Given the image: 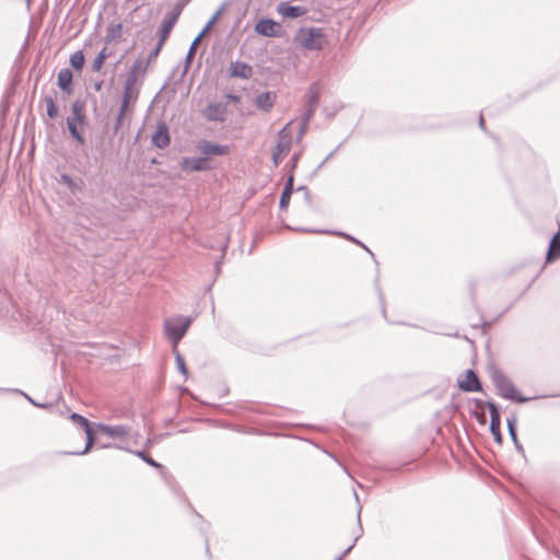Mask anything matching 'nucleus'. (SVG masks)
Listing matches in <instances>:
<instances>
[{
  "label": "nucleus",
  "instance_id": "obj_5",
  "mask_svg": "<svg viewBox=\"0 0 560 560\" xmlns=\"http://www.w3.org/2000/svg\"><path fill=\"white\" fill-rule=\"evenodd\" d=\"M292 144V138L287 127L279 131V141L272 150V161L275 166H278L283 158L290 152Z\"/></svg>",
  "mask_w": 560,
  "mask_h": 560
},
{
  "label": "nucleus",
  "instance_id": "obj_7",
  "mask_svg": "<svg viewBox=\"0 0 560 560\" xmlns=\"http://www.w3.org/2000/svg\"><path fill=\"white\" fill-rule=\"evenodd\" d=\"M198 151L209 160L210 156H223L230 153V147L225 144L212 143L207 140H201L197 144Z\"/></svg>",
  "mask_w": 560,
  "mask_h": 560
},
{
  "label": "nucleus",
  "instance_id": "obj_32",
  "mask_svg": "<svg viewBox=\"0 0 560 560\" xmlns=\"http://www.w3.org/2000/svg\"><path fill=\"white\" fill-rule=\"evenodd\" d=\"M135 454L138 457H140L142 460H144L148 465H150V466H152L154 468H158V469H162V465L159 464L158 462H155L150 456H148L143 451H136Z\"/></svg>",
  "mask_w": 560,
  "mask_h": 560
},
{
  "label": "nucleus",
  "instance_id": "obj_31",
  "mask_svg": "<svg viewBox=\"0 0 560 560\" xmlns=\"http://www.w3.org/2000/svg\"><path fill=\"white\" fill-rule=\"evenodd\" d=\"M79 126L80 125H74V124H71V122H69L67 125L68 130H69L71 137L74 138L80 144H83L84 143V138H83V136L81 135V132L79 130Z\"/></svg>",
  "mask_w": 560,
  "mask_h": 560
},
{
  "label": "nucleus",
  "instance_id": "obj_23",
  "mask_svg": "<svg viewBox=\"0 0 560 560\" xmlns=\"http://www.w3.org/2000/svg\"><path fill=\"white\" fill-rule=\"evenodd\" d=\"M508 430H509V434L511 436V440L513 441L514 445H515V448L517 450V452L521 454V455H525V450L523 447V445L520 443L518 439H517V433H516V419L512 418V419H508Z\"/></svg>",
  "mask_w": 560,
  "mask_h": 560
},
{
  "label": "nucleus",
  "instance_id": "obj_17",
  "mask_svg": "<svg viewBox=\"0 0 560 560\" xmlns=\"http://www.w3.org/2000/svg\"><path fill=\"white\" fill-rule=\"evenodd\" d=\"M278 12L283 18L296 19L306 13V9L300 5H291L288 2H281L278 5Z\"/></svg>",
  "mask_w": 560,
  "mask_h": 560
},
{
  "label": "nucleus",
  "instance_id": "obj_6",
  "mask_svg": "<svg viewBox=\"0 0 560 560\" xmlns=\"http://www.w3.org/2000/svg\"><path fill=\"white\" fill-rule=\"evenodd\" d=\"M70 420L85 432L86 444H85L84 450L79 451V452H70L69 454H71V455L86 454L92 448V446L94 444V436H93V431H92L91 424L85 417H83L79 413H75V412L70 415Z\"/></svg>",
  "mask_w": 560,
  "mask_h": 560
},
{
  "label": "nucleus",
  "instance_id": "obj_30",
  "mask_svg": "<svg viewBox=\"0 0 560 560\" xmlns=\"http://www.w3.org/2000/svg\"><path fill=\"white\" fill-rule=\"evenodd\" d=\"M319 103V94L315 90H310L307 93L306 107L316 110Z\"/></svg>",
  "mask_w": 560,
  "mask_h": 560
},
{
  "label": "nucleus",
  "instance_id": "obj_35",
  "mask_svg": "<svg viewBox=\"0 0 560 560\" xmlns=\"http://www.w3.org/2000/svg\"><path fill=\"white\" fill-rule=\"evenodd\" d=\"M126 113H127V108H124V107L120 106L118 115L116 117V122H115V126H114V133H116L119 130V128H120V126L122 124V120L125 118Z\"/></svg>",
  "mask_w": 560,
  "mask_h": 560
},
{
  "label": "nucleus",
  "instance_id": "obj_34",
  "mask_svg": "<svg viewBox=\"0 0 560 560\" xmlns=\"http://www.w3.org/2000/svg\"><path fill=\"white\" fill-rule=\"evenodd\" d=\"M315 110L312 109V108H308L306 107V110L304 113V116H303V122H302V128H301V131H300V136H302L306 129V126L308 125L311 118L313 117Z\"/></svg>",
  "mask_w": 560,
  "mask_h": 560
},
{
  "label": "nucleus",
  "instance_id": "obj_48",
  "mask_svg": "<svg viewBox=\"0 0 560 560\" xmlns=\"http://www.w3.org/2000/svg\"><path fill=\"white\" fill-rule=\"evenodd\" d=\"M292 160H293V162H294V163H296L298 156H296V155H294V156L292 158Z\"/></svg>",
  "mask_w": 560,
  "mask_h": 560
},
{
  "label": "nucleus",
  "instance_id": "obj_8",
  "mask_svg": "<svg viewBox=\"0 0 560 560\" xmlns=\"http://www.w3.org/2000/svg\"><path fill=\"white\" fill-rule=\"evenodd\" d=\"M182 13V7L176 8L164 19L160 28V46H163L167 37L170 36L173 27L177 23V20Z\"/></svg>",
  "mask_w": 560,
  "mask_h": 560
},
{
  "label": "nucleus",
  "instance_id": "obj_33",
  "mask_svg": "<svg viewBox=\"0 0 560 560\" xmlns=\"http://www.w3.org/2000/svg\"><path fill=\"white\" fill-rule=\"evenodd\" d=\"M199 43H200V39L197 37L191 43V45L188 49L187 56H186V68L190 65V62L196 54V49H197V46Z\"/></svg>",
  "mask_w": 560,
  "mask_h": 560
},
{
  "label": "nucleus",
  "instance_id": "obj_47",
  "mask_svg": "<svg viewBox=\"0 0 560 560\" xmlns=\"http://www.w3.org/2000/svg\"><path fill=\"white\" fill-rule=\"evenodd\" d=\"M334 152L329 153V155L325 159L324 163L328 161L332 156Z\"/></svg>",
  "mask_w": 560,
  "mask_h": 560
},
{
  "label": "nucleus",
  "instance_id": "obj_25",
  "mask_svg": "<svg viewBox=\"0 0 560 560\" xmlns=\"http://www.w3.org/2000/svg\"><path fill=\"white\" fill-rule=\"evenodd\" d=\"M122 33V25L120 23L112 25L107 28L105 42L106 44H109L116 39H118L121 36Z\"/></svg>",
  "mask_w": 560,
  "mask_h": 560
},
{
  "label": "nucleus",
  "instance_id": "obj_14",
  "mask_svg": "<svg viewBox=\"0 0 560 560\" xmlns=\"http://www.w3.org/2000/svg\"><path fill=\"white\" fill-rule=\"evenodd\" d=\"M97 429L109 438H125L130 434V428L124 424L108 425L98 423Z\"/></svg>",
  "mask_w": 560,
  "mask_h": 560
},
{
  "label": "nucleus",
  "instance_id": "obj_42",
  "mask_svg": "<svg viewBox=\"0 0 560 560\" xmlns=\"http://www.w3.org/2000/svg\"><path fill=\"white\" fill-rule=\"evenodd\" d=\"M23 395L25 396V398H26L31 404H33V405H35V406H38V407H40V408H47V407H48V405L37 404V402H35V401L33 400V398H31V397H30L28 395H26V394H23Z\"/></svg>",
  "mask_w": 560,
  "mask_h": 560
},
{
  "label": "nucleus",
  "instance_id": "obj_13",
  "mask_svg": "<svg viewBox=\"0 0 560 560\" xmlns=\"http://www.w3.org/2000/svg\"><path fill=\"white\" fill-rule=\"evenodd\" d=\"M279 24L270 19H262L255 25V31L264 36L275 37L279 35Z\"/></svg>",
  "mask_w": 560,
  "mask_h": 560
},
{
  "label": "nucleus",
  "instance_id": "obj_41",
  "mask_svg": "<svg viewBox=\"0 0 560 560\" xmlns=\"http://www.w3.org/2000/svg\"><path fill=\"white\" fill-rule=\"evenodd\" d=\"M211 30L210 25H205V27L202 28V31L199 33V35L197 36V38H199L200 40L202 39V37Z\"/></svg>",
  "mask_w": 560,
  "mask_h": 560
},
{
  "label": "nucleus",
  "instance_id": "obj_11",
  "mask_svg": "<svg viewBox=\"0 0 560 560\" xmlns=\"http://www.w3.org/2000/svg\"><path fill=\"white\" fill-rule=\"evenodd\" d=\"M226 105L222 103H210L205 112V117L210 121H224L226 117Z\"/></svg>",
  "mask_w": 560,
  "mask_h": 560
},
{
  "label": "nucleus",
  "instance_id": "obj_26",
  "mask_svg": "<svg viewBox=\"0 0 560 560\" xmlns=\"http://www.w3.org/2000/svg\"><path fill=\"white\" fill-rule=\"evenodd\" d=\"M109 57V52H107V48L104 47L95 57L92 63L93 71H100L104 65V61Z\"/></svg>",
  "mask_w": 560,
  "mask_h": 560
},
{
  "label": "nucleus",
  "instance_id": "obj_15",
  "mask_svg": "<svg viewBox=\"0 0 560 560\" xmlns=\"http://www.w3.org/2000/svg\"><path fill=\"white\" fill-rule=\"evenodd\" d=\"M71 122L83 126L85 124L84 103L75 100L71 105V115L67 118V125Z\"/></svg>",
  "mask_w": 560,
  "mask_h": 560
},
{
  "label": "nucleus",
  "instance_id": "obj_46",
  "mask_svg": "<svg viewBox=\"0 0 560 560\" xmlns=\"http://www.w3.org/2000/svg\"><path fill=\"white\" fill-rule=\"evenodd\" d=\"M101 86H102V83H101V82H100V83H96V84H95V90H96V91L101 90Z\"/></svg>",
  "mask_w": 560,
  "mask_h": 560
},
{
  "label": "nucleus",
  "instance_id": "obj_18",
  "mask_svg": "<svg viewBox=\"0 0 560 560\" xmlns=\"http://www.w3.org/2000/svg\"><path fill=\"white\" fill-rule=\"evenodd\" d=\"M253 74V68L243 61H234L230 67V75L233 78L248 79Z\"/></svg>",
  "mask_w": 560,
  "mask_h": 560
},
{
  "label": "nucleus",
  "instance_id": "obj_36",
  "mask_svg": "<svg viewBox=\"0 0 560 560\" xmlns=\"http://www.w3.org/2000/svg\"><path fill=\"white\" fill-rule=\"evenodd\" d=\"M60 178H61V182L63 184H66L70 189H74L75 183H74V180L69 175L62 174L60 176Z\"/></svg>",
  "mask_w": 560,
  "mask_h": 560
},
{
  "label": "nucleus",
  "instance_id": "obj_22",
  "mask_svg": "<svg viewBox=\"0 0 560 560\" xmlns=\"http://www.w3.org/2000/svg\"><path fill=\"white\" fill-rule=\"evenodd\" d=\"M293 191V175H290L284 185L283 191L280 198V209H287L290 202L291 194Z\"/></svg>",
  "mask_w": 560,
  "mask_h": 560
},
{
  "label": "nucleus",
  "instance_id": "obj_28",
  "mask_svg": "<svg viewBox=\"0 0 560 560\" xmlns=\"http://www.w3.org/2000/svg\"><path fill=\"white\" fill-rule=\"evenodd\" d=\"M173 353L175 354V361H176V365H177L178 371L185 377H187L188 376V371H187V368H186V364H185V360L182 357V354L179 353L177 347H173Z\"/></svg>",
  "mask_w": 560,
  "mask_h": 560
},
{
  "label": "nucleus",
  "instance_id": "obj_39",
  "mask_svg": "<svg viewBox=\"0 0 560 560\" xmlns=\"http://www.w3.org/2000/svg\"><path fill=\"white\" fill-rule=\"evenodd\" d=\"M223 11V8H220L214 14L213 16L209 20V22L207 23V25H210V27L213 26V24L217 22V20L219 19V16L221 15Z\"/></svg>",
  "mask_w": 560,
  "mask_h": 560
},
{
  "label": "nucleus",
  "instance_id": "obj_19",
  "mask_svg": "<svg viewBox=\"0 0 560 560\" xmlns=\"http://www.w3.org/2000/svg\"><path fill=\"white\" fill-rule=\"evenodd\" d=\"M72 72L68 68H63L58 72L57 84L65 93H71Z\"/></svg>",
  "mask_w": 560,
  "mask_h": 560
},
{
  "label": "nucleus",
  "instance_id": "obj_49",
  "mask_svg": "<svg viewBox=\"0 0 560 560\" xmlns=\"http://www.w3.org/2000/svg\"><path fill=\"white\" fill-rule=\"evenodd\" d=\"M360 513H361V508L358 510V514H359L358 520L359 521H360Z\"/></svg>",
  "mask_w": 560,
  "mask_h": 560
},
{
  "label": "nucleus",
  "instance_id": "obj_37",
  "mask_svg": "<svg viewBox=\"0 0 560 560\" xmlns=\"http://www.w3.org/2000/svg\"><path fill=\"white\" fill-rule=\"evenodd\" d=\"M359 536H357L352 542L343 552H341L340 556H338L335 560H342L354 547L355 542L358 541Z\"/></svg>",
  "mask_w": 560,
  "mask_h": 560
},
{
  "label": "nucleus",
  "instance_id": "obj_43",
  "mask_svg": "<svg viewBox=\"0 0 560 560\" xmlns=\"http://www.w3.org/2000/svg\"><path fill=\"white\" fill-rule=\"evenodd\" d=\"M226 97L234 103H237L240 101V97L235 94H228Z\"/></svg>",
  "mask_w": 560,
  "mask_h": 560
},
{
  "label": "nucleus",
  "instance_id": "obj_2",
  "mask_svg": "<svg viewBox=\"0 0 560 560\" xmlns=\"http://www.w3.org/2000/svg\"><path fill=\"white\" fill-rule=\"evenodd\" d=\"M191 318L187 316H175L164 320V332L173 347H177L180 339L191 325Z\"/></svg>",
  "mask_w": 560,
  "mask_h": 560
},
{
  "label": "nucleus",
  "instance_id": "obj_27",
  "mask_svg": "<svg viewBox=\"0 0 560 560\" xmlns=\"http://www.w3.org/2000/svg\"><path fill=\"white\" fill-rule=\"evenodd\" d=\"M70 65L75 70H79V71L82 70V68L84 66V55L81 50H78L70 56Z\"/></svg>",
  "mask_w": 560,
  "mask_h": 560
},
{
  "label": "nucleus",
  "instance_id": "obj_24",
  "mask_svg": "<svg viewBox=\"0 0 560 560\" xmlns=\"http://www.w3.org/2000/svg\"><path fill=\"white\" fill-rule=\"evenodd\" d=\"M558 257H560V232L551 238L546 259L552 261Z\"/></svg>",
  "mask_w": 560,
  "mask_h": 560
},
{
  "label": "nucleus",
  "instance_id": "obj_1",
  "mask_svg": "<svg viewBox=\"0 0 560 560\" xmlns=\"http://www.w3.org/2000/svg\"><path fill=\"white\" fill-rule=\"evenodd\" d=\"M490 378L493 385L495 386L498 393L503 398L516 401V402H525L528 398L523 397L518 390L515 388L514 384L511 380L505 376L499 370H492L490 373Z\"/></svg>",
  "mask_w": 560,
  "mask_h": 560
},
{
  "label": "nucleus",
  "instance_id": "obj_4",
  "mask_svg": "<svg viewBox=\"0 0 560 560\" xmlns=\"http://www.w3.org/2000/svg\"><path fill=\"white\" fill-rule=\"evenodd\" d=\"M298 43L311 50L322 48V32L319 28L301 30L296 35Z\"/></svg>",
  "mask_w": 560,
  "mask_h": 560
},
{
  "label": "nucleus",
  "instance_id": "obj_21",
  "mask_svg": "<svg viewBox=\"0 0 560 560\" xmlns=\"http://www.w3.org/2000/svg\"><path fill=\"white\" fill-rule=\"evenodd\" d=\"M300 231H303V232H308V233H316V234H336V235H340L358 245H360L361 247H363L366 252H369L372 256H373V253L363 244L361 243L360 241H358L357 238L352 237L351 235H348L346 233H342V232H330V231H327V230H313V229H301Z\"/></svg>",
  "mask_w": 560,
  "mask_h": 560
},
{
  "label": "nucleus",
  "instance_id": "obj_9",
  "mask_svg": "<svg viewBox=\"0 0 560 560\" xmlns=\"http://www.w3.org/2000/svg\"><path fill=\"white\" fill-rule=\"evenodd\" d=\"M486 406L490 412V432L494 438V441L499 444L502 443V434L500 431V412L497 405L493 401H486Z\"/></svg>",
  "mask_w": 560,
  "mask_h": 560
},
{
  "label": "nucleus",
  "instance_id": "obj_10",
  "mask_svg": "<svg viewBox=\"0 0 560 560\" xmlns=\"http://www.w3.org/2000/svg\"><path fill=\"white\" fill-rule=\"evenodd\" d=\"M182 170L186 172H200L208 171L211 168L210 163L207 158L202 156H192V158H184L180 162Z\"/></svg>",
  "mask_w": 560,
  "mask_h": 560
},
{
  "label": "nucleus",
  "instance_id": "obj_38",
  "mask_svg": "<svg viewBox=\"0 0 560 560\" xmlns=\"http://www.w3.org/2000/svg\"><path fill=\"white\" fill-rule=\"evenodd\" d=\"M223 11V8H220L214 14L213 16L209 20V22L207 23V25H210V27L213 26V24L217 22V20L219 19V16L221 15Z\"/></svg>",
  "mask_w": 560,
  "mask_h": 560
},
{
  "label": "nucleus",
  "instance_id": "obj_3",
  "mask_svg": "<svg viewBox=\"0 0 560 560\" xmlns=\"http://www.w3.org/2000/svg\"><path fill=\"white\" fill-rule=\"evenodd\" d=\"M140 67L139 62H136L130 69L124 86L121 107L127 108L131 103H135L139 96V90L136 86L138 80V69Z\"/></svg>",
  "mask_w": 560,
  "mask_h": 560
},
{
  "label": "nucleus",
  "instance_id": "obj_45",
  "mask_svg": "<svg viewBox=\"0 0 560 560\" xmlns=\"http://www.w3.org/2000/svg\"><path fill=\"white\" fill-rule=\"evenodd\" d=\"M298 190H303L308 196V190L304 186L299 187Z\"/></svg>",
  "mask_w": 560,
  "mask_h": 560
},
{
  "label": "nucleus",
  "instance_id": "obj_20",
  "mask_svg": "<svg viewBox=\"0 0 560 560\" xmlns=\"http://www.w3.org/2000/svg\"><path fill=\"white\" fill-rule=\"evenodd\" d=\"M276 100V95L271 92H265L259 94L256 100L255 104L258 108L268 112L273 106Z\"/></svg>",
  "mask_w": 560,
  "mask_h": 560
},
{
  "label": "nucleus",
  "instance_id": "obj_12",
  "mask_svg": "<svg viewBox=\"0 0 560 560\" xmlns=\"http://www.w3.org/2000/svg\"><path fill=\"white\" fill-rule=\"evenodd\" d=\"M458 387L468 393L481 390V384L472 370H467L464 380H458Z\"/></svg>",
  "mask_w": 560,
  "mask_h": 560
},
{
  "label": "nucleus",
  "instance_id": "obj_44",
  "mask_svg": "<svg viewBox=\"0 0 560 560\" xmlns=\"http://www.w3.org/2000/svg\"><path fill=\"white\" fill-rule=\"evenodd\" d=\"M479 126L481 129H485V119H483L482 115H480V117H479Z\"/></svg>",
  "mask_w": 560,
  "mask_h": 560
},
{
  "label": "nucleus",
  "instance_id": "obj_29",
  "mask_svg": "<svg viewBox=\"0 0 560 560\" xmlns=\"http://www.w3.org/2000/svg\"><path fill=\"white\" fill-rule=\"evenodd\" d=\"M44 103L46 105V109H47V115L49 118L54 119L58 116V109H57V106L55 104V101L52 100L51 96H45L44 97Z\"/></svg>",
  "mask_w": 560,
  "mask_h": 560
},
{
  "label": "nucleus",
  "instance_id": "obj_16",
  "mask_svg": "<svg viewBox=\"0 0 560 560\" xmlns=\"http://www.w3.org/2000/svg\"><path fill=\"white\" fill-rule=\"evenodd\" d=\"M170 142L171 138L166 125H158L156 130L152 135V143L159 149H164L170 144Z\"/></svg>",
  "mask_w": 560,
  "mask_h": 560
},
{
  "label": "nucleus",
  "instance_id": "obj_40",
  "mask_svg": "<svg viewBox=\"0 0 560 560\" xmlns=\"http://www.w3.org/2000/svg\"><path fill=\"white\" fill-rule=\"evenodd\" d=\"M163 46H160V42L158 43L156 47L150 52V59L155 58Z\"/></svg>",
  "mask_w": 560,
  "mask_h": 560
}]
</instances>
